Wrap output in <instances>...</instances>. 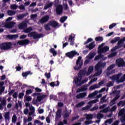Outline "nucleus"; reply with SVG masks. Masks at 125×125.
I'll use <instances>...</instances> for the list:
<instances>
[{"label": "nucleus", "instance_id": "nucleus-48", "mask_svg": "<svg viewBox=\"0 0 125 125\" xmlns=\"http://www.w3.org/2000/svg\"><path fill=\"white\" fill-rule=\"evenodd\" d=\"M117 105H114L109 110V112H115L116 110H117Z\"/></svg>", "mask_w": 125, "mask_h": 125}, {"label": "nucleus", "instance_id": "nucleus-1", "mask_svg": "<svg viewBox=\"0 0 125 125\" xmlns=\"http://www.w3.org/2000/svg\"><path fill=\"white\" fill-rule=\"evenodd\" d=\"M33 31V28L30 26L28 28L23 29L24 33H28V37L29 38H33L34 40H37V39H41V38H43V34L42 33L39 34L36 31Z\"/></svg>", "mask_w": 125, "mask_h": 125}, {"label": "nucleus", "instance_id": "nucleus-29", "mask_svg": "<svg viewBox=\"0 0 125 125\" xmlns=\"http://www.w3.org/2000/svg\"><path fill=\"white\" fill-rule=\"evenodd\" d=\"M50 53H52L54 56H56L57 55V51H56L54 48H51L49 49Z\"/></svg>", "mask_w": 125, "mask_h": 125}, {"label": "nucleus", "instance_id": "nucleus-38", "mask_svg": "<svg viewBox=\"0 0 125 125\" xmlns=\"http://www.w3.org/2000/svg\"><path fill=\"white\" fill-rule=\"evenodd\" d=\"M121 47H123V45H117L115 46L114 48L111 49V51L113 52V51H115V50H117V49H119V48H121Z\"/></svg>", "mask_w": 125, "mask_h": 125}, {"label": "nucleus", "instance_id": "nucleus-56", "mask_svg": "<svg viewBox=\"0 0 125 125\" xmlns=\"http://www.w3.org/2000/svg\"><path fill=\"white\" fill-rule=\"evenodd\" d=\"M92 118H93V115H92V114H88L86 117V120H91Z\"/></svg>", "mask_w": 125, "mask_h": 125}, {"label": "nucleus", "instance_id": "nucleus-39", "mask_svg": "<svg viewBox=\"0 0 125 125\" xmlns=\"http://www.w3.org/2000/svg\"><path fill=\"white\" fill-rule=\"evenodd\" d=\"M116 67V64H112L111 65H110L107 68V71H110V70H112L114 69Z\"/></svg>", "mask_w": 125, "mask_h": 125}, {"label": "nucleus", "instance_id": "nucleus-55", "mask_svg": "<svg viewBox=\"0 0 125 125\" xmlns=\"http://www.w3.org/2000/svg\"><path fill=\"white\" fill-rule=\"evenodd\" d=\"M13 25V22H11L9 23H7L5 25V27L6 28H10V27H11V26H12Z\"/></svg>", "mask_w": 125, "mask_h": 125}, {"label": "nucleus", "instance_id": "nucleus-47", "mask_svg": "<svg viewBox=\"0 0 125 125\" xmlns=\"http://www.w3.org/2000/svg\"><path fill=\"white\" fill-rule=\"evenodd\" d=\"M18 7V5H16V4H12L10 6L11 9H17V8Z\"/></svg>", "mask_w": 125, "mask_h": 125}, {"label": "nucleus", "instance_id": "nucleus-52", "mask_svg": "<svg viewBox=\"0 0 125 125\" xmlns=\"http://www.w3.org/2000/svg\"><path fill=\"white\" fill-rule=\"evenodd\" d=\"M30 17H31V19H32V20H34V19H37V17H38V15H37V14H31L30 16Z\"/></svg>", "mask_w": 125, "mask_h": 125}, {"label": "nucleus", "instance_id": "nucleus-17", "mask_svg": "<svg viewBox=\"0 0 125 125\" xmlns=\"http://www.w3.org/2000/svg\"><path fill=\"white\" fill-rule=\"evenodd\" d=\"M82 78L79 77V75H78V77H76L74 79V82H75V84H78V86L80 85H81V83H82Z\"/></svg>", "mask_w": 125, "mask_h": 125}, {"label": "nucleus", "instance_id": "nucleus-62", "mask_svg": "<svg viewBox=\"0 0 125 125\" xmlns=\"http://www.w3.org/2000/svg\"><path fill=\"white\" fill-rule=\"evenodd\" d=\"M45 77H46V78L48 80L49 79H50V72L47 73H45Z\"/></svg>", "mask_w": 125, "mask_h": 125}, {"label": "nucleus", "instance_id": "nucleus-49", "mask_svg": "<svg viewBox=\"0 0 125 125\" xmlns=\"http://www.w3.org/2000/svg\"><path fill=\"white\" fill-rule=\"evenodd\" d=\"M113 85H114V83L111 81L106 83V86L107 87H111V86H113Z\"/></svg>", "mask_w": 125, "mask_h": 125}, {"label": "nucleus", "instance_id": "nucleus-59", "mask_svg": "<svg viewBox=\"0 0 125 125\" xmlns=\"http://www.w3.org/2000/svg\"><path fill=\"white\" fill-rule=\"evenodd\" d=\"M111 124V123H113V119H108L106 121H105L104 124Z\"/></svg>", "mask_w": 125, "mask_h": 125}, {"label": "nucleus", "instance_id": "nucleus-53", "mask_svg": "<svg viewBox=\"0 0 125 125\" xmlns=\"http://www.w3.org/2000/svg\"><path fill=\"white\" fill-rule=\"evenodd\" d=\"M44 27L46 31H50L51 28L49 27V24H45Z\"/></svg>", "mask_w": 125, "mask_h": 125}, {"label": "nucleus", "instance_id": "nucleus-64", "mask_svg": "<svg viewBox=\"0 0 125 125\" xmlns=\"http://www.w3.org/2000/svg\"><path fill=\"white\" fill-rule=\"evenodd\" d=\"M4 91V87L2 86L0 87V95L2 94V93Z\"/></svg>", "mask_w": 125, "mask_h": 125}, {"label": "nucleus", "instance_id": "nucleus-45", "mask_svg": "<svg viewBox=\"0 0 125 125\" xmlns=\"http://www.w3.org/2000/svg\"><path fill=\"white\" fill-rule=\"evenodd\" d=\"M95 41L96 42H103V37H97L95 38Z\"/></svg>", "mask_w": 125, "mask_h": 125}, {"label": "nucleus", "instance_id": "nucleus-21", "mask_svg": "<svg viewBox=\"0 0 125 125\" xmlns=\"http://www.w3.org/2000/svg\"><path fill=\"white\" fill-rule=\"evenodd\" d=\"M29 75H33V73H32L31 71H28L24 72H23L22 73V76L23 78H26V77H28Z\"/></svg>", "mask_w": 125, "mask_h": 125}, {"label": "nucleus", "instance_id": "nucleus-50", "mask_svg": "<svg viewBox=\"0 0 125 125\" xmlns=\"http://www.w3.org/2000/svg\"><path fill=\"white\" fill-rule=\"evenodd\" d=\"M116 55H117V52H113L111 53L110 54H109L108 55V57H109V58H112L113 57H115V56H116Z\"/></svg>", "mask_w": 125, "mask_h": 125}, {"label": "nucleus", "instance_id": "nucleus-23", "mask_svg": "<svg viewBox=\"0 0 125 125\" xmlns=\"http://www.w3.org/2000/svg\"><path fill=\"white\" fill-rule=\"evenodd\" d=\"M95 46V44H94V42H92L89 45H86V47L87 48H89V50H91V49H93Z\"/></svg>", "mask_w": 125, "mask_h": 125}, {"label": "nucleus", "instance_id": "nucleus-13", "mask_svg": "<svg viewBox=\"0 0 125 125\" xmlns=\"http://www.w3.org/2000/svg\"><path fill=\"white\" fill-rule=\"evenodd\" d=\"M87 76V71L84 70H81L78 74L79 78L83 79V76Z\"/></svg>", "mask_w": 125, "mask_h": 125}, {"label": "nucleus", "instance_id": "nucleus-16", "mask_svg": "<svg viewBox=\"0 0 125 125\" xmlns=\"http://www.w3.org/2000/svg\"><path fill=\"white\" fill-rule=\"evenodd\" d=\"M49 25L51 26L53 28H56V27H58L59 24L55 21H51L49 22Z\"/></svg>", "mask_w": 125, "mask_h": 125}, {"label": "nucleus", "instance_id": "nucleus-35", "mask_svg": "<svg viewBox=\"0 0 125 125\" xmlns=\"http://www.w3.org/2000/svg\"><path fill=\"white\" fill-rule=\"evenodd\" d=\"M67 18H68V17L65 16L61 18L60 20L61 23H64V21H66L67 20Z\"/></svg>", "mask_w": 125, "mask_h": 125}, {"label": "nucleus", "instance_id": "nucleus-43", "mask_svg": "<svg viewBox=\"0 0 125 125\" xmlns=\"http://www.w3.org/2000/svg\"><path fill=\"white\" fill-rule=\"evenodd\" d=\"M106 96H104L101 99L100 101V103H104L105 102H107V100H105Z\"/></svg>", "mask_w": 125, "mask_h": 125}, {"label": "nucleus", "instance_id": "nucleus-7", "mask_svg": "<svg viewBox=\"0 0 125 125\" xmlns=\"http://www.w3.org/2000/svg\"><path fill=\"white\" fill-rule=\"evenodd\" d=\"M116 64L118 67H125V61L122 58L117 59L116 61Z\"/></svg>", "mask_w": 125, "mask_h": 125}, {"label": "nucleus", "instance_id": "nucleus-28", "mask_svg": "<svg viewBox=\"0 0 125 125\" xmlns=\"http://www.w3.org/2000/svg\"><path fill=\"white\" fill-rule=\"evenodd\" d=\"M52 5H53V2H52L47 3L44 7V9L46 10L48 8H50V7H51V6H52Z\"/></svg>", "mask_w": 125, "mask_h": 125}, {"label": "nucleus", "instance_id": "nucleus-34", "mask_svg": "<svg viewBox=\"0 0 125 125\" xmlns=\"http://www.w3.org/2000/svg\"><path fill=\"white\" fill-rule=\"evenodd\" d=\"M110 107H107L104 108L103 110L100 111L101 113H108V112H110Z\"/></svg>", "mask_w": 125, "mask_h": 125}, {"label": "nucleus", "instance_id": "nucleus-27", "mask_svg": "<svg viewBox=\"0 0 125 125\" xmlns=\"http://www.w3.org/2000/svg\"><path fill=\"white\" fill-rule=\"evenodd\" d=\"M94 70V68L93 66H90L88 68V71L87 72V76H89L90 74H91L93 72V70Z\"/></svg>", "mask_w": 125, "mask_h": 125}, {"label": "nucleus", "instance_id": "nucleus-11", "mask_svg": "<svg viewBox=\"0 0 125 125\" xmlns=\"http://www.w3.org/2000/svg\"><path fill=\"white\" fill-rule=\"evenodd\" d=\"M49 20V16L48 15L45 16L43 17L41 20H39V22L41 24H43L46 23Z\"/></svg>", "mask_w": 125, "mask_h": 125}, {"label": "nucleus", "instance_id": "nucleus-44", "mask_svg": "<svg viewBox=\"0 0 125 125\" xmlns=\"http://www.w3.org/2000/svg\"><path fill=\"white\" fill-rule=\"evenodd\" d=\"M125 81V74H124L122 77H121L120 80H119L118 83H124Z\"/></svg>", "mask_w": 125, "mask_h": 125}, {"label": "nucleus", "instance_id": "nucleus-30", "mask_svg": "<svg viewBox=\"0 0 125 125\" xmlns=\"http://www.w3.org/2000/svg\"><path fill=\"white\" fill-rule=\"evenodd\" d=\"M95 88H99V85L97 84H95L93 85L90 86L89 90H93L95 89Z\"/></svg>", "mask_w": 125, "mask_h": 125}, {"label": "nucleus", "instance_id": "nucleus-6", "mask_svg": "<svg viewBox=\"0 0 125 125\" xmlns=\"http://www.w3.org/2000/svg\"><path fill=\"white\" fill-rule=\"evenodd\" d=\"M56 12L57 15H61L63 13V6H62V5L59 4L56 6Z\"/></svg>", "mask_w": 125, "mask_h": 125}, {"label": "nucleus", "instance_id": "nucleus-15", "mask_svg": "<svg viewBox=\"0 0 125 125\" xmlns=\"http://www.w3.org/2000/svg\"><path fill=\"white\" fill-rule=\"evenodd\" d=\"M109 48L107 46L104 47L103 48L98 50V53H101L102 52H107L109 51Z\"/></svg>", "mask_w": 125, "mask_h": 125}, {"label": "nucleus", "instance_id": "nucleus-51", "mask_svg": "<svg viewBox=\"0 0 125 125\" xmlns=\"http://www.w3.org/2000/svg\"><path fill=\"white\" fill-rule=\"evenodd\" d=\"M97 81V78H94L92 79H91L90 82L88 83L89 85H90L92 83H94V82H96Z\"/></svg>", "mask_w": 125, "mask_h": 125}, {"label": "nucleus", "instance_id": "nucleus-41", "mask_svg": "<svg viewBox=\"0 0 125 125\" xmlns=\"http://www.w3.org/2000/svg\"><path fill=\"white\" fill-rule=\"evenodd\" d=\"M84 104H85L84 102H81L80 103H79L77 104L76 105V108H80V107H82V106H83Z\"/></svg>", "mask_w": 125, "mask_h": 125}, {"label": "nucleus", "instance_id": "nucleus-18", "mask_svg": "<svg viewBox=\"0 0 125 125\" xmlns=\"http://www.w3.org/2000/svg\"><path fill=\"white\" fill-rule=\"evenodd\" d=\"M47 95L44 94L39 95V96H37V99L38 102H41L42 100H43L44 98L46 97Z\"/></svg>", "mask_w": 125, "mask_h": 125}, {"label": "nucleus", "instance_id": "nucleus-36", "mask_svg": "<svg viewBox=\"0 0 125 125\" xmlns=\"http://www.w3.org/2000/svg\"><path fill=\"white\" fill-rule=\"evenodd\" d=\"M125 108H123L121 109V110L119 111L118 113L119 117H122V116L125 114Z\"/></svg>", "mask_w": 125, "mask_h": 125}, {"label": "nucleus", "instance_id": "nucleus-40", "mask_svg": "<svg viewBox=\"0 0 125 125\" xmlns=\"http://www.w3.org/2000/svg\"><path fill=\"white\" fill-rule=\"evenodd\" d=\"M50 85L52 86V87H54L55 85L56 86H58V85H59V81H57V84L56 85L54 82H51V83H50Z\"/></svg>", "mask_w": 125, "mask_h": 125}, {"label": "nucleus", "instance_id": "nucleus-3", "mask_svg": "<svg viewBox=\"0 0 125 125\" xmlns=\"http://www.w3.org/2000/svg\"><path fill=\"white\" fill-rule=\"evenodd\" d=\"M12 43L11 42H3L0 44L1 50H7L12 48Z\"/></svg>", "mask_w": 125, "mask_h": 125}, {"label": "nucleus", "instance_id": "nucleus-58", "mask_svg": "<svg viewBox=\"0 0 125 125\" xmlns=\"http://www.w3.org/2000/svg\"><path fill=\"white\" fill-rule=\"evenodd\" d=\"M93 41L92 39L91 38H88L86 42H84V44H87L89 42H92Z\"/></svg>", "mask_w": 125, "mask_h": 125}, {"label": "nucleus", "instance_id": "nucleus-19", "mask_svg": "<svg viewBox=\"0 0 125 125\" xmlns=\"http://www.w3.org/2000/svg\"><path fill=\"white\" fill-rule=\"evenodd\" d=\"M86 96V93L84 92V93H81L79 94H78L76 96V98L77 99H81V98H83V97H85Z\"/></svg>", "mask_w": 125, "mask_h": 125}, {"label": "nucleus", "instance_id": "nucleus-8", "mask_svg": "<svg viewBox=\"0 0 125 125\" xmlns=\"http://www.w3.org/2000/svg\"><path fill=\"white\" fill-rule=\"evenodd\" d=\"M121 77H122V73H118L117 75H114L110 77V79L112 81H116L117 83H119V81H120Z\"/></svg>", "mask_w": 125, "mask_h": 125}, {"label": "nucleus", "instance_id": "nucleus-24", "mask_svg": "<svg viewBox=\"0 0 125 125\" xmlns=\"http://www.w3.org/2000/svg\"><path fill=\"white\" fill-rule=\"evenodd\" d=\"M62 117L64 119H67L68 117H70V113L68 111H64L62 113Z\"/></svg>", "mask_w": 125, "mask_h": 125}, {"label": "nucleus", "instance_id": "nucleus-22", "mask_svg": "<svg viewBox=\"0 0 125 125\" xmlns=\"http://www.w3.org/2000/svg\"><path fill=\"white\" fill-rule=\"evenodd\" d=\"M29 15V13L28 12L25 13V14H21L19 16H17V18L19 20H21L24 18V17H26V16H28Z\"/></svg>", "mask_w": 125, "mask_h": 125}, {"label": "nucleus", "instance_id": "nucleus-33", "mask_svg": "<svg viewBox=\"0 0 125 125\" xmlns=\"http://www.w3.org/2000/svg\"><path fill=\"white\" fill-rule=\"evenodd\" d=\"M122 107H124V106H125V101H120L118 104L117 106L120 107V106H121Z\"/></svg>", "mask_w": 125, "mask_h": 125}, {"label": "nucleus", "instance_id": "nucleus-42", "mask_svg": "<svg viewBox=\"0 0 125 125\" xmlns=\"http://www.w3.org/2000/svg\"><path fill=\"white\" fill-rule=\"evenodd\" d=\"M15 13H16V12L15 11H12V10L8 11V14L9 15V16H12V15H14Z\"/></svg>", "mask_w": 125, "mask_h": 125}, {"label": "nucleus", "instance_id": "nucleus-10", "mask_svg": "<svg viewBox=\"0 0 125 125\" xmlns=\"http://www.w3.org/2000/svg\"><path fill=\"white\" fill-rule=\"evenodd\" d=\"M29 43H30V40L28 39L19 41L17 42V44H19V45H27Z\"/></svg>", "mask_w": 125, "mask_h": 125}, {"label": "nucleus", "instance_id": "nucleus-31", "mask_svg": "<svg viewBox=\"0 0 125 125\" xmlns=\"http://www.w3.org/2000/svg\"><path fill=\"white\" fill-rule=\"evenodd\" d=\"M124 42H125V37L121 40L120 39L118 41L117 45H123V43H124Z\"/></svg>", "mask_w": 125, "mask_h": 125}, {"label": "nucleus", "instance_id": "nucleus-5", "mask_svg": "<svg viewBox=\"0 0 125 125\" xmlns=\"http://www.w3.org/2000/svg\"><path fill=\"white\" fill-rule=\"evenodd\" d=\"M83 67V61H82V57L79 56L76 62V65L74 67V70L76 71L80 70Z\"/></svg>", "mask_w": 125, "mask_h": 125}, {"label": "nucleus", "instance_id": "nucleus-14", "mask_svg": "<svg viewBox=\"0 0 125 125\" xmlns=\"http://www.w3.org/2000/svg\"><path fill=\"white\" fill-rule=\"evenodd\" d=\"M6 38L8 39V40H16L18 38V35H6Z\"/></svg>", "mask_w": 125, "mask_h": 125}, {"label": "nucleus", "instance_id": "nucleus-9", "mask_svg": "<svg viewBox=\"0 0 125 125\" xmlns=\"http://www.w3.org/2000/svg\"><path fill=\"white\" fill-rule=\"evenodd\" d=\"M79 55V54L78 52H76V51H71L70 52L66 53L65 55L66 57H68V58H70V59H72L74 58L75 55Z\"/></svg>", "mask_w": 125, "mask_h": 125}, {"label": "nucleus", "instance_id": "nucleus-2", "mask_svg": "<svg viewBox=\"0 0 125 125\" xmlns=\"http://www.w3.org/2000/svg\"><path fill=\"white\" fill-rule=\"evenodd\" d=\"M105 66L106 62H98L95 66V70L97 72L95 73V75L97 77L100 76V75L102 74V68H104Z\"/></svg>", "mask_w": 125, "mask_h": 125}, {"label": "nucleus", "instance_id": "nucleus-25", "mask_svg": "<svg viewBox=\"0 0 125 125\" xmlns=\"http://www.w3.org/2000/svg\"><path fill=\"white\" fill-rule=\"evenodd\" d=\"M97 102H98V99L94 100L89 101L88 103V104L89 105V107L91 108V107H92V104L97 103Z\"/></svg>", "mask_w": 125, "mask_h": 125}, {"label": "nucleus", "instance_id": "nucleus-57", "mask_svg": "<svg viewBox=\"0 0 125 125\" xmlns=\"http://www.w3.org/2000/svg\"><path fill=\"white\" fill-rule=\"evenodd\" d=\"M89 109H90V106H89L88 105H87L85 107L82 108V110L83 111H85L86 110H88Z\"/></svg>", "mask_w": 125, "mask_h": 125}, {"label": "nucleus", "instance_id": "nucleus-32", "mask_svg": "<svg viewBox=\"0 0 125 125\" xmlns=\"http://www.w3.org/2000/svg\"><path fill=\"white\" fill-rule=\"evenodd\" d=\"M121 40V38L118 37H115L114 39H113L111 41V43H115V42H119Z\"/></svg>", "mask_w": 125, "mask_h": 125}, {"label": "nucleus", "instance_id": "nucleus-20", "mask_svg": "<svg viewBox=\"0 0 125 125\" xmlns=\"http://www.w3.org/2000/svg\"><path fill=\"white\" fill-rule=\"evenodd\" d=\"M62 116V110L61 109H58L56 113V118H60Z\"/></svg>", "mask_w": 125, "mask_h": 125}, {"label": "nucleus", "instance_id": "nucleus-37", "mask_svg": "<svg viewBox=\"0 0 125 125\" xmlns=\"http://www.w3.org/2000/svg\"><path fill=\"white\" fill-rule=\"evenodd\" d=\"M9 114H10L9 111L5 113V114L4 115V118L5 120H9L10 119Z\"/></svg>", "mask_w": 125, "mask_h": 125}, {"label": "nucleus", "instance_id": "nucleus-12", "mask_svg": "<svg viewBox=\"0 0 125 125\" xmlns=\"http://www.w3.org/2000/svg\"><path fill=\"white\" fill-rule=\"evenodd\" d=\"M28 27V24L26 23L25 21H22L19 25V29L20 30H24V29H26Z\"/></svg>", "mask_w": 125, "mask_h": 125}, {"label": "nucleus", "instance_id": "nucleus-54", "mask_svg": "<svg viewBox=\"0 0 125 125\" xmlns=\"http://www.w3.org/2000/svg\"><path fill=\"white\" fill-rule=\"evenodd\" d=\"M95 95H96V91H95L93 93L89 94L88 95V97H89V98H92V97H94V96H95Z\"/></svg>", "mask_w": 125, "mask_h": 125}, {"label": "nucleus", "instance_id": "nucleus-46", "mask_svg": "<svg viewBox=\"0 0 125 125\" xmlns=\"http://www.w3.org/2000/svg\"><path fill=\"white\" fill-rule=\"evenodd\" d=\"M17 120V116H16V115L14 114L12 118V123H16Z\"/></svg>", "mask_w": 125, "mask_h": 125}, {"label": "nucleus", "instance_id": "nucleus-26", "mask_svg": "<svg viewBox=\"0 0 125 125\" xmlns=\"http://www.w3.org/2000/svg\"><path fill=\"white\" fill-rule=\"evenodd\" d=\"M29 110L30 112L29 113V116H32L35 114V107L33 106H31L29 107Z\"/></svg>", "mask_w": 125, "mask_h": 125}, {"label": "nucleus", "instance_id": "nucleus-61", "mask_svg": "<svg viewBox=\"0 0 125 125\" xmlns=\"http://www.w3.org/2000/svg\"><path fill=\"white\" fill-rule=\"evenodd\" d=\"M24 94L23 92L21 93H20L19 94V99H21L22 98H23V97L24 96Z\"/></svg>", "mask_w": 125, "mask_h": 125}, {"label": "nucleus", "instance_id": "nucleus-4", "mask_svg": "<svg viewBox=\"0 0 125 125\" xmlns=\"http://www.w3.org/2000/svg\"><path fill=\"white\" fill-rule=\"evenodd\" d=\"M120 91H113L110 94V95L116 94L115 97L110 101L109 104L110 106H113V105H115V104H116V101L120 98Z\"/></svg>", "mask_w": 125, "mask_h": 125}, {"label": "nucleus", "instance_id": "nucleus-63", "mask_svg": "<svg viewBox=\"0 0 125 125\" xmlns=\"http://www.w3.org/2000/svg\"><path fill=\"white\" fill-rule=\"evenodd\" d=\"M98 109V106L96 105L90 109V111H95Z\"/></svg>", "mask_w": 125, "mask_h": 125}, {"label": "nucleus", "instance_id": "nucleus-60", "mask_svg": "<svg viewBox=\"0 0 125 125\" xmlns=\"http://www.w3.org/2000/svg\"><path fill=\"white\" fill-rule=\"evenodd\" d=\"M94 57V53H90L89 54V59H92Z\"/></svg>", "mask_w": 125, "mask_h": 125}]
</instances>
